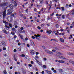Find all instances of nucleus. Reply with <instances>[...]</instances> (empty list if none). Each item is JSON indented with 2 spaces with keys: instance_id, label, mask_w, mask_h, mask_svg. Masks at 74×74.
I'll use <instances>...</instances> for the list:
<instances>
[{
  "instance_id": "f257e3e1",
  "label": "nucleus",
  "mask_w": 74,
  "mask_h": 74,
  "mask_svg": "<svg viewBox=\"0 0 74 74\" xmlns=\"http://www.w3.org/2000/svg\"><path fill=\"white\" fill-rule=\"evenodd\" d=\"M9 7L10 8V9L8 10V15H10V14H11L12 13V9H13V5L12 4H10L9 6Z\"/></svg>"
},
{
  "instance_id": "f03ea898",
  "label": "nucleus",
  "mask_w": 74,
  "mask_h": 74,
  "mask_svg": "<svg viewBox=\"0 0 74 74\" xmlns=\"http://www.w3.org/2000/svg\"><path fill=\"white\" fill-rule=\"evenodd\" d=\"M0 5L1 7H3L4 9H6L8 7V6H7V3H4L3 4H1Z\"/></svg>"
},
{
  "instance_id": "7ed1b4c3",
  "label": "nucleus",
  "mask_w": 74,
  "mask_h": 74,
  "mask_svg": "<svg viewBox=\"0 0 74 74\" xmlns=\"http://www.w3.org/2000/svg\"><path fill=\"white\" fill-rule=\"evenodd\" d=\"M59 62V63H64V61H63L62 60H56V62Z\"/></svg>"
},
{
  "instance_id": "20e7f679",
  "label": "nucleus",
  "mask_w": 74,
  "mask_h": 74,
  "mask_svg": "<svg viewBox=\"0 0 74 74\" xmlns=\"http://www.w3.org/2000/svg\"><path fill=\"white\" fill-rule=\"evenodd\" d=\"M45 51L46 52H47L48 53H49V54H51V55H52V54L53 53V52L50 51L48 50H46Z\"/></svg>"
},
{
  "instance_id": "39448f33",
  "label": "nucleus",
  "mask_w": 74,
  "mask_h": 74,
  "mask_svg": "<svg viewBox=\"0 0 74 74\" xmlns=\"http://www.w3.org/2000/svg\"><path fill=\"white\" fill-rule=\"evenodd\" d=\"M8 21L9 22H11L12 21V17H8Z\"/></svg>"
},
{
  "instance_id": "423d86ee",
  "label": "nucleus",
  "mask_w": 74,
  "mask_h": 74,
  "mask_svg": "<svg viewBox=\"0 0 74 74\" xmlns=\"http://www.w3.org/2000/svg\"><path fill=\"white\" fill-rule=\"evenodd\" d=\"M3 18H4L6 16V10H5L3 12Z\"/></svg>"
},
{
  "instance_id": "0eeeda50",
  "label": "nucleus",
  "mask_w": 74,
  "mask_h": 74,
  "mask_svg": "<svg viewBox=\"0 0 74 74\" xmlns=\"http://www.w3.org/2000/svg\"><path fill=\"white\" fill-rule=\"evenodd\" d=\"M2 45H3V46H6V44H5V42H4V41L2 40L1 42Z\"/></svg>"
},
{
  "instance_id": "6e6552de",
  "label": "nucleus",
  "mask_w": 74,
  "mask_h": 74,
  "mask_svg": "<svg viewBox=\"0 0 74 74\" xmlns=\"http://www.w3.org/2000/svg\"><path fill=\"white\" fill-rule=\"evenodd\" d=\"M46 73H47L48 74H52V72H51V71H48V70H45Z\"/></svg>"
},
{
  "instance_id": "1a4fd4ad",
  "label": "nucleus",
  "mask_w": 74,
  "mask_h": 74,
  "mask_svg": "<svg viewBox=\"0 0 74 74\" xmlns=\"http://www.w3.org/2000/svg\"><path fill=\"white\" fill-rule=\"evenodd\" d=\"M14 6L16 7L18 5V4H17V1H15L14 2Z\"/></svg>"
},
{
  "instance_id": "9d476101",
  "label": "nucleus",
  "mask_w": 74,
  "mask_h": 74,
  "mask_svg": "<svg viewBox=\"0 0 74 74\" xmlns=\"http://www.w3.org/2000/svg\"><path fill=\"white\" fill-rule=\"evenodd\" d=\"M0 38H2L3 40H5V37L3 36L2 35H1L0 36Z\"/></svg>"
},
{
  "instance_id": "9b49d317",
  "label": "nucleus",
  "mask_w": 74,
  "mask_h": 74,
  "mask_svg": "<svg viewBox=\"0 0 74 74\" xmlns=\"http://www.w3.org/2000/svg\"><path fill=\"white\" fill-rule=\"evenodd\" d=\"M60 40L62 42H64V40L62 38H60Z\"/></svg>"
},
{
  "instance_id": "f8f14e48",
  "label": "nucleus",
  "mask_w": 74,
  "mask_h": 74,
  "mask_svg": "<svg viewBox=\"0 0 74 74\" xmlns=\"http://www.w3.org/2000/svg\"><path fill=\"white\" fill-rule=\"evenodd\" d=\"M52 33V31L51 30H49V31H47V33H48L49 34H50Z\"/></svg>"
},
{
  "instance_id": "ddd939ff",
  "label": "nucleus",
  "mask_w": 74,
  "mask_h": 74,
  "mask_svg": "<svg viewBox=\"0 0 74 74\" xmlns=\"http://www.w3.org/2000/svg\"><path fill=\"white\" fill-rule=\"evenodd\" d=\"M59 58H60V59H66L65 57L62 56H59Z\"/></svg>"
},
{
  "instance_id": "4468645a",
  "label": "nucleus",
  "mask_w": 74,
  "mask_h": 74,
  "mask_svg": "<svg viewBox=\"0 0 74 74\" xmlns=\"http://www.w3.org/2000/svg\"><path fill=\"white\" fill-rule=\"evenodd\" d=\"M3 33H5V34H7V31H6V30H5V29H4V30H3Z\"/></svg>"
},
{
  "instance_id": "2eb2a0df",
  "label": "nucleus",
  "mask_w": 74,
  "mask_h": 74,
  "mask_svg": "<svg viewBox=\"0 0 74 74\" xmlns=\"http://www.w3.org/2000/svg\"><path fill=\"white\" fill-rule=\"evenodd\" d=\"M40 4H42L44 2V0H39Z\"/></svg>"
},
{
  "instance_id": "dca6fc26",
  "label": "nucleus",
  "mask_w": 74,
  "mask_h": 74,
  "mask_svg": "<svg viewBox=\"0 0 74 74\" xmlns=\"http://www.w3.org/2000/svg\"><path fill=\"white\" fill-rule=\"evenodd\" d=\"M31 54L32 55H34V54H35V53L34 51H32L31 52Z\"/></svg>"
},
{
  "instance_id": "f3484780",
  "label": "nucleus",
  "mask_w": 74,
  "mask_h": 74,
  "mask_svg": "<svg viewBox=\"0 0 74 74\" xmlns=\"http://www.w3.org/2000/svg\"><path fill=\"white\" fill-rule=\"evenodd\" d=\"M69 55H73V56H74V53H69Z\"/></svg>"
},
{
  "instance_id": "a211bd4d",
  "label": "nucleus",
  "mask_w": 74,
  "mask_h": 74,
  "mask_svg": "<svg viewBox=\"0 0 74 74\" xmlns=\"http://www.w3.org/2000/svg\"><path fill=\"white\" fill-rule=\"evenodd\" d=\"M59 72L60 73H63V70L62 69H59Z\"/></svg>"
},
{
  "instance_id": "6ab92c4d",
  "label": "nucleus",
  "mask_w": 74,
  "mask_h": 74,
  "mask_svg": "<svg viewBox=\"0 0 74 74\" xmlns=\"http://www.w3.org/2000/svg\"><path fill=\"white\" fill-rule=\"evenodd\" d=\"M11 16H13V17H15V15L14 14L12 13L11 14Z\"/></svg>"
},
{
  "instance_id": "aec40b11",
  "label": "nucleus",
  "mask_w": 74,
  "mask_h": 74,
  "mask_svg": "<svg viewBox=\"0 0 74 74\" xmlns=\"http://www.w3.org/2000/svg\"><path fill=\"white\" fill-rule=\"evenodd\" d=\"M25 33V30H21V32H20V33Z\"/></svg>"
},
{
  "instance_id": "412c9836",
  "label": "nucleus",
  "mask_w": 74,
  "mask_h": 74,
  "mask_svg": "<svg viewBox=\"0 0 74 74\" xmlns=\"http://www.w3.org/2000/svg\"><path fill=\"white\" fill-rule=\"evenodd\" d=\"M3 72L4 74H7V71L5 70H4Z\"/></svg>"
},
{
  "instance_id": "4be33fe9",
  "label": "nucleus",
  "mask_w": 74,
  "mask_h": 74,
  "mask_svg": "<svg viewBox=\"0 0 74 74\" xmlns=\"http://www.w3.org/2000/svg\"><path fill=\"white\" fill-rule=\"evenodd\" d=\"M31 44L32 45H34V46H35V44H34V42H31Z\"/></svg>"
},
{
  "instance_id": "5701e85b",
  "label": "nucleus",
  "mask_w": 74,
  "mask_h": 74,
  "mask_svg": "<svg viewBox=\"0 0 74 74\" xmlns=\"http://www.w3.org/2000/svg\"><path fill=\"white\" fill-rule=\"evenodd\" d=\"M9 26H10V27L12 28V24H9Z\"/></svg>"
},
{
  "instance_id": "b1692460",
  "label": "nucleus",
  "mask_w": 74,
  "mask_h": 74,
  "mask_svg": "<svg viewBox=\"0 0 74 74\" xmlns=\"http://www.w3.org/2000/svg\"><path fill=\"white\" fill-rule=\"evenodd\" d=\"M11 34H12V35H13V36L15 35V32H11Z\"/></svg>"
},
{
  "instance_id": "393cba45",
  "label": "nucleus",
  "mask_w": 74,
  "mask_h": 74,
  "mask_svg": "<svg viewBox=\"0 0 74 74\" xmlns=\"http://www.w3.org/2000/svg\"><path fill=\"white\" fill-rule=\"evenodd\" d=\"M18 51H21V47H19L18 48Z\"/></svg>"
},
{
  "instance_id": "a878e982",
  "label": "nucleus",
  "mask_w": 74,
  "mask_h": 74,
  "mask_svg": "<svg viewBox=\"0 0 74 74\" xmlns=\"http://www.w3.org/2000/svg\"><path fill=\"white\" fill-rule=\"evenodd\" d=\"M69 62L71 63H72V64H74V62L72 61H70Z\"/></svg>"
},
{
  "instance_id": "bb28decb",
  "label": "nucleus",
  "mask_w": 74,
  "mask_h": 74,
  "mask_svg": "<svg viewBox=\"0 0 74 74\" xmlns=\"http://www.w3.org/2000/svg\"><path fill=\"white\" fill-rule=\"evenodd\" d=\"M3 51H5V50H6V48H5V47H3Z\"/></svg>"
},
{
  "instance_id": "cd10ccee",
  "label": "nucleus",
  "mask_w": 74,
  "mask_h": 74,
  "mask_svg": "<svg viewBox=\"0 0 74 74\" xmlns=\"http://www.w3.org/2000/svg\"><path fill=\"white\" fill-rule=\"evenodd\" d=\"M43 67L44 69H47V66L45 65H43Z\"/></svg>"
},
{
  "instance_id": "c85d7f7f",
  "label": "nucleus",
  "mask_w": 74,
  "mask_h": 74,
  "mask_svg": "<svg viewBox=\"0 0 74 74\" xmlns=\"http://www.w3.org/2000/svg\"><path fill=\"white\" fill-rule=\"evenodd\" d=\"M53 41H56V42H58V40H57L56 39H53Z\"/></svg>"
},
{
  "instance_id": "c756f323",
  "label": "nucleus",
  "mask_w": 74,
  "mask_h": 74,
  "mask_svg": "<svg viewBox=\"0 0 74 74\" xmlns=\"http://www.w3.org/2000/svg\"><path fill=\"white\" fill-rule=\"evenodd\" d=\"M28 66H29V67H31L32 66V64H28Z\"/></svg>"
},
{
  "instance_id": "7c9ffc66",
  "label": "nucleus",
  "mask_w": 74,
  "mask_h": 74,
  "mask_svg": "<svg viewBox=\"0 0 74 74\" xmlns=\"http://www.w3.org/2000/svg\"><path fill=\"white\" fill-rule=\"evenodd\" d=\"M64 15H62V19H64L65 18Z\"/></svg>"
},
{
  "instance_id": "2f4dec72",
  "label": "nucleus",
  "mask_w": 74,
  "mask_h": 74,
  "mask_svg": "<svg viewBox=\"0 0 74 74\" xmlns=\"http://www.w3.org/2000/svg\"><path fill=\"white\" fill-rule=\"evenodd\" d=\"M62 10V11H64V8L63 7H61Z\"/></svg>"
},
{
  "instance_id": "473e14b6",
  "label": "nucleus",
  "mask_w": 74,
  "mask_h": 74,
  "mask_svg": "<svg viewBox=\"0 0 74 74\" xmlns=\"http://www.w3.org/2000/svg\"><path fill=\"white\" fill-rule=\"evenodd\" d=\"M37 28L38 29H39V30H41V27H40L39 26H38L37 27Z\"/></svg>"
},
{
  "instance_id": "72a5a7b5",
  "label": "nucleus",
  "mask_w": 74,
  "mask_h": 74,
  "mask_svg": "<svg viewBox=\"0 0 74 74\" xmlns=\"http://www.w3.org/2000/svg\"><path fill=\"white\" fill-rule=\"evenodd\" d=\"M33 5V4H32L31 6H29V8H32V7Z\"/></svg>"
},
{
  "instance_id": "f704fd0d",
  "label": "nucleus",
  "mask_w": 74,
  "mask_h": 74,
  "mask_svg": "<svg viewBox=\"0 0 74 74\" xmlns=\"http://www.w3.org/2000/svg\"><path fill=\"white\" fill-rule=\"evenodd\" d=\"M36 58V59H39V57L38 56H35Z\"/></svg>"
},
{
  "instance_id": "c9c22d12",
  "label": "nucleus",
  "mask_w": 74,
  "mask_h": 74,
  "mask_svg": "<svg viewBox=\"0 0 74 74\" xmlns=\"http://www.w3.org/2000/svg\"><path fill=\"white\" fill-rule=\"evenodd\" d=\"M19 36L21 39H23V38H22V35H21L19 34Z\"/></svg>"
},
{
  "instance_id": "e433bc0d",
  "label": "nucleus",
  "mask_w": 74,
  "mask_h": 74,
  "mask_svg": "<svg viewBox=\"0 0 74 74\" xmlns=\"http://www.w3.org/2000/svg\"><path fill=\"white\" fill-rule=\"evenodd\" d=\"M15 28H12V31H14V30H15Z\"/></svg>"
},
{
  "instance_id": "4c0bfd02",
  "label": "nucleus",
  "mask_w": 74,
  "mask_h": 74,
  "mask_svg": "<svg viewBox=\"0 0 74 74\" xmlns=\"http://www.w3.org/2000/svg\"><path fill=\"white\" fill-rule=\"evenodd\" d=\"M31 63L32 64H34V62L33 61H31Z\"/></svg>"
},
{
  "instance_id": "58836bf2",
  "label": "nucleus",
  "mask_w": 74,
  "mask_h": 74,
  "mask_svg": "<svg viewBox=\"0 0 74 74\" xmlns=\"http://www.w3.org/2000/svg\"><path fill=\"white\" fill-rule=\"evenodd\" d=\"M32 39H35V37L34 36H32Z\"/></svg>"
},
{
  "instance_id": "ea45409f",
  "label": "nucleus",
  "mask_w": 74,
  "mask_h": 74,
  "mask_svg": "<svg viewBox=\"0 0 74 74\" xmlns=\"http://www.w3.org/2000/svg\"><path fill=\"white\" fill-rule=\"evenodd\" d=\"M34 11H35V12H36V11H37V9H36V8H34Z\"/></svg>"
},
{
  "instance_id": "a19ab883",
  "label": "nucleus",
  "mask_w": 74,
  "mask_h": 74,
  "mask_svg": "<svg viewBox=\"0 0 74 74\" xmlns=\"http://www.w3.org/2000/svg\"><path fill=\"white\" fill-rule=\"evenodd\" d=\"M14 60H15V61H16H16H17V59H16V58L14 57Z\"/></svg>"
},
{
  "instance_id": "79ce46f5",
  "label": "nucleus",
  "mask_w": 74,
  "mask_h": 74,
  "mask_svg": "<svg viewBox=\"0 0 74 74\" xmlns=\"http://www.w3.org/2000/svg\"><path fill=\"white\" fill-rule=\"evenodd\" d=\"M35 59L36 60V62H37L38 63H39V62H39L38 60H37L36 59V58H35Z\"/></svg>"
},
{
  "instance_id": "37998d69",
  "label": "nucleus",
  "mask_w": 74,
  "mask_h": 74,
  "mask_svg": "<svg viewBox=\"0 0 74 74\" xmlns=\"http://www.w3.org/2000/svg\"><path fill=\"white\" fill-rule=\"evenodd\" d=\"M21 30H23V27H21L20 28Z\"/></svg>"
},
{
  "instance_id": "c03bdc74",
  "label": "nucleus",
  "mask_w": 74,
  "mask_h": 74,
  "mask_svg": "<svg viewBox=\"0 0 74 74\" xmlns=\"http://www.w3.org/2000/svg\"><path fill=\"white\" fill-rule=\"evenodd\" d=\"M56 27L57 28H58V27H59V25H58V24H56Z\"/></svg>"
},
{
  "instance_id": "a18cd8bd",
  "label": "nucleus",
  "mask_w": 74,
  "mask_h": 74,
  "mask_svg": "<svg viewBox=\"0 0 74 74\" xmlns=\"http://www.w3.org/2000/svg\"><path fill=\"white\" fill-rule=\"evenodd\" d=\"M35 69H36V70L37 71H38V69H37V68L36 67V68H35Z\"/></svg>"
},
{
  "instance_id": "49530a36",
  "label": "nucleus",
  "mask_w": 74,
  "mask_h": 74,
  "mask_svg": "<svg viewBox=\"0 0 74 74\" xmlns=\"http://www.w3.org/2000/svg\"><path fill=\"white\" fill-rule=\"evenodd\" d=\"M53 72L54 73H56V70H54L53 71Z\"/></svg>"
},
{
  "instance_id": "de8ad7c7",
  "label": "nucleus",
  "mask_w": 74,
  "mask_h": 74,
  "mask_svg": "<svg viewBox=\"0 0 74 74\" xmlns=\"http://www.w3.org/2000/svg\"><path fill=\"white\" fill-rule=\"evenodd\" d=\"M38 64L40 66H41V65H42V64L40 63V62H38Z\"/></svg>"
},
{
  "instance_id": "09e8293b",
  "label": "nucleus",
  "mask_w": 74,
  "mask_h": 74,
  "mask_svg": "<svg viewBox=\"0 0 74 74\" xmlns=\"http://www.w3.org/2000/svg\"><path fill=\"white\" fill-rule=\"evenodd\" d=\"M21 56L22 57H25V55L24 54H22Z\"/></svg>"
},
{
  "instance_id": "8fccbe9b",
  "label": "nucleus",
  "mask_w": 74,
  "mask_h": 74,
  "mask_svg": "<svg viewBox=\"0 0 74 74\" xmlns=\"http://www.w3.org/2000/svg\"><path fill=\"white\" fill-rule=\"evenodd\" d=\"M18 45L19 46H20V45H21V43L20 42H18Z\"/></svg>"
},
{
  "instance_id": "3c124183",
  "label": "nucleus",
  "mask_w": 74,
  "mask_h": 74,
  "mask_svg": "<svg viewBox=\"0 0 74 74\" xmlns=\"http://www.w3.org/2000/svg\"><path fill=\"white\" fill-rule=\"evenodd\" d=\"M14 52H16V49H14Z\"/></svg>"
},
{
  "instance_id": "603ef678",
  "label": "nucleus",
  "mask_w": 74,
  "mask_h": 74,
  "mask_svg": "<svg viewBox=\"0 0 74 74\" xmlns=\"http://www.w3.org/2000/svg\"><path fill=\"white\" fill-rule=\"evenodd\" d=\"M28 10V9H26V10H25V12H26L27 13H28V11H27Z\"/></svg>"
},
{
  "instance_id": "864d4df0",
  "label": "nucleus",
  "mask_w": 74,
  "mask_h": 74,
  "mask_svg": "<svg viewBox=\"0 0 74 74\" xmlns=\"http://www.w3.org/2000/svg\"><path fill=\"white\" fill-rule=\"evenodd\" d=\"M52 51V52H56V50L54 49H53Z\"/></svg>"
},
{
  "instance_id": "5fc2aeb1",
  "label": "nucleus",
  "mask_w": 74,
  "mask_h": 74,
  "mask_svg": "<svg viewBox=\"0 0 74 74\" xmlns=\"http://www.w3.org/2000/svg\"><path fill=\"white\" fill-rule=\"evenodd\" d=\"M36 55H38L39 54V53H38V52H36Z\"/></svg>"
},
{
  "instance_id": "6e6d98bb",
  "label": "nucleus",
  "mask_w": 74,
  "mask_h": 74,
  "mask_svg": "<svg viewBox=\"0 0 74 74\" xmlns=\"http://www.w3.org/2000/svg\"><path fill=\"white\" fill-rule=\"evenodd\" d=\"M25 40L26 41H27V40H28V38L27 37H26L25 38Z\"/></svg>"
},
{
  "instance_id": "4d7b16f0",
  "label": "nucleus",
  "mask_w": 74,
  "mask_h": 74,
  "mask_svg": "<svg viewBox=\"0 0 74 74\" xmlns=\"http://www.w3.org/2000/svg\"><path fill=\"white\" fill-rule=\"evenodd\" d=\"M55 70V69H54V68H52L51 69V70L52 71H54Z\"/></svg>"
},
{
  "instance_id": "13d9d810",
  "label": "nucleus",
  "mask_w": 74,
  "mask_h": 74,
  "mask_svg": "<svg viewBox=\"0 0 74 74\" xmlns=\"http://www.w3.org/2000/svg\"><path fill=\"white\" fill-rule=\"evenodd\" d=\"M10 70H12V66H11L10 67Z\"/></svg>"
},
{
  "instance_id": "bf43d9fd",
  "label": "nucleus",
  "mask_w": 74,
  "mask_h": 74,
  "mask_svg": "<svg viewBox=\"0 0 74 74\" xmlns=\"http://www.w3.org/2000/svg\"><path fill=\"white\" fill-rule=\"evenodd\" d=\"M27 47H30V45L28 44L27 45Z\"/></svg>"
},
{
  "instance_id": "052dcab7",
  "label": "nucleus",
  "mask_w": 74,
  "mask_h": 74,
  "mask_svg": "<svg viewBox=\"0 0 74 74\" xmlns=\"http://www.w3.org/2000/svg\"><path fill=\"white\" fill-rule=\"evenodd\" d=\"M44 60H47V58H44Z\"/></svg>"
},
{
  "instance_id": "680f3d73",
  "label": "nucleus",
  "mask_w": 74,
  "mask_h": 74,
  "mask_svg": "<svg viewBox=\"0 0 74 74\" xmlns=\"http://www.w3.org/2000/svg\"><path fill=\"white\" fill-rule=\"evenodd\" d=\"M36 21H37V22H40V20H38V19H37L36 20Z\"/></svg>"
},
{
  "instance_id": "e2e57ef3",
  "label": "nucleus",
  "mask_w": 74,
  "mask_h": 74,
  "mask_svg": "<svg viewBox=\"0 0 74 74\" xmlns=\"http://www.w3.org/2000/svg\"><path fill=\"white\" fill-rule=\"evenodd\" d=\"M42 74H44V71H42L41 72Z\"/></svg>"
},
{
  "instance_id": "0e129e2a",
  "label": "nucleus",
  "mask_w": 74,
  "mask_h": 74,
  "mask_svg": "<svg viewBox=\"0 0 74 74\" xmlns=\"http://www.w3.org/2000/svg\"><path fill=\"white\" fill-rule=\"evenodd\" d=\"M15 28H18V25H15Z\"/></svg>"
},
{
  "instance_id": "69168bd1",
  "label": "nucleus",
  "mask_w": 74,
  "mask_h": 74,
  "mask_svg": "<svg viewBox=\"0 0 74 74\" xmlns=\"http://www.w3.org/2000/svg\"><path fill=\"white\" fill-rule=\"evenodd\" d=\"M72 6V5H71V4H70L69 5V7H71Z\"/></svg>"
},
{
  "instance_id": "338daca9",
  "label": "nucleus",
  "mask_w": 74,
  "mask_h": 74,
  "mask_svg": "<svg viewBox=\"0 0 74 74\" xmlns=\"http://www.w3.org/2000/svg\"><path fill=\"white\" fill-rule=\"evenodd\" d=\"M15 74H18V72L16 71L14 72Z\"/></svg>"
},
{
  "instance_id": "774afa93",
  "label": "nucleus",
  "mask_w": 74,
  "mask_h": 74,
  "mask_svg": "<svg viewBox=\"0 0 74 74\" xmlns=\"http://www.w3.org/2000/svg\"><path fill=\"white\" fill-rule=\"evenodd\" d=\"M71 13H72V15H74V12H71Z\"/></svg>"
}]
</instances>
